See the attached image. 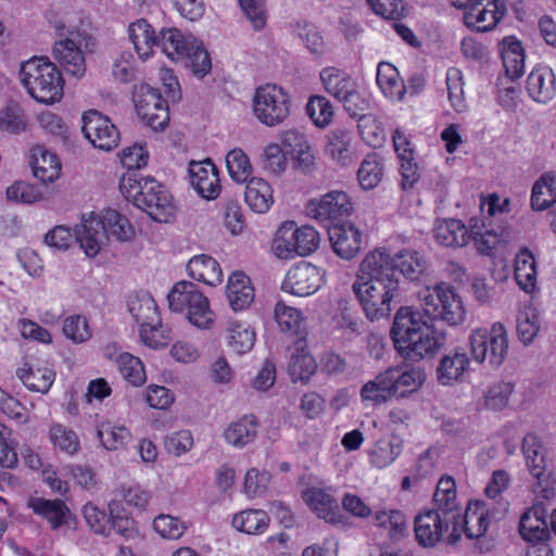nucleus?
Instances as JSON below:
<instances>
[{"label": "nucleus", "mask_w": 556, "mask_h": 556, "mask_svg": "<svg viewBox=\"0 0 556 556\" xmlns=\"http://www.w3.org/2000/svg\"><path fill=\"white\" fill-rule=\"evenodd\" d=\"M353 291L370 320L388 317L400 296V279L394 276L388 252L377 249L359 264Z\"/></svg>", "instance_id": "obj_1"}, {"label": "nucleus", "mask_w": 556, "mask_h": 556, "mask_svg": "<svg viewBox=\"0 0 556 556\" xmlns=\"http://www.w3.org/2000/svg\"><path fill=\"white\" fill-rule=\"evenodd\" d=\"M391 338L399 354L412 362L437 352L445 342L443 332L434 329L419 311L412 307H401L396 312Z\"/></svg>", "instance_id": "obj_2"}, {"label": "nucleus", "mask_w": 556, "mask_h": 556, "mask_svg": "<svg viewBox=\"0 0 556 556\" xmlns=\"http://www.w3.org/2000/svg\"><path fill=\"white\" fill-rule=\"evenodd\" d=\"M426 378L425 370L418 366L389 367L362 387L361 400L378 405L392 397L405 399L420 390Z\"/></svg>", "instance_id": "obj_3"}, {"label": "nucleus", "mask_w": 556, "mask_h": 556, "mask_svg": "<svg viewBox=\"0 0 556 556\" xmlns=\"http://www.w3.org/2000/svg\"><path fill=\"white\" fill-rule=\"evenodd\" d=\"M119 189L127 200L157 223H168L175 216L172 195L153 178L129 173L121 178Z\"/></svg>", "instance_id": "obj_4"}, {"label": "nucleus", "mask_w": 556, "mask_h": 556, "mask_svg": "<svg viewBox=\"0 0 556 556\" xmlns=\"http://www.w3.org/2000/svg\"><path fill=\"white\" fill-rule=\"evenodd\" d=\"M18 76L36 101L52 104L61 100L64 81L55 64L47 58L33 56L22 62Z\"/></svg>", "instance_id": "obj_5"}, {"label": "nucleus", "mask_w": 556, "mask_h": 556, "mask_svg": "<svg viewBox=\"0 0 556 556\" xmlns=\"http://www.w3.org/2000/svg\"><path fill=\"white\" fill-rule=\"evenodd\" d=\"M109 236L121 241H127L134 236L128 219L115 210H106L102 218L90 216L76 229V239L89 257L98 255Z\"/></svg>", "instance_id": "obj_6"}, {"label": "nucleus", "mask_w": 556, "mask_h": 556, "mask_svg": "<svg viewBox=\"0 0 556 556\" xmlns=\"http://www.w3.org/2000/svg\"><path fill=\"white\" fill-rule=\"evenodd\" d=\"M319 78L325 91L342 103L351 117H359L362 122L368 119L364 112L369 108L368 99L358 90L355 79L345 71L328 66L320 71Z\"/></svg>", "instance_id": "obj_7"}, {"label": "nucleus", "mask_w": 556, "mask_h": 556, "mask_svg": "<svg viewBox=\"0 0 556 556\" xmlns=\"http://www.w3.org/2000/svg\"><path fill=\"white\" fill-rule=\"evenodd\" d=\"M167 300L173 312H186L188 320L197 328L207 329L214 323L215 315L207 298L190 281L175 283Z\"/></svg>", "instance_id": "obj_8"}, {"label": "nucleus", "mask_w": 556, "mask_h": 556, "mask_svg": "<svg viewBox=\"0 0 556 556\" xmlns=\"http://www.w3.org/2000/svg\"><path fill=\"white\" fill-rule=\"evenodd\" d=\"M425 315L433 320H442L456 326L465 320V307L462 298L448 283H439L427 288L420 294Z\"/></svg>", "instance_id": "obj_9"}, {"label": "nucleus", "mask_w": 556, "mask_h": 556, "mask_svg": "<svg viewBox=\"0 0 556 556\" xmlns=\"http://www.w3.org/2000/svg\"><path fill=\"white\" fill-rule=\"evenodd\" d=\"M319 243V232L313 226L296 227L294 222H286L275 236L273 250L279 258L290 260L311 255L318 249Z\"/></svg>", "instance_id": "obj_10"}, {"label": "nucleus", "mask_w": 556, "mask_h": 556, "mask_svg": "<svg viewBox=\"0 0 556 556\" xmlns=\"http://www.w3.org/2000/svg\"><path fill=\"white\" fill-rule=\"evenodd\" d=\"M253 113L255 117L268 127L285 123L291 113L290 93L276 84H265L256 88L253 97Z\"/></svg>", "instance_id": "obj_11"}, {"label": "nucleus", "mask_w": 556, "mask_h": 556, "mask_svg": "<svg viewBox=\"0 0 556 556\" xmlns=\"http://www.w3.org/2000/svg\"><path fill=\"white\" fill-rule=\"evenodd\" d=\"M495 503H485L483 501H471L468 503L465 515H462V523L453 522L452 536L458 539L464 531L468 539H479L483 536L493 520L502 519L508 510V503L498 501Z\"/></svg>", "instance_id": "obj_12"}, {"label": "nucleus", "mask_w": 556, "mask_h": 556, "mask_svg": "<svg viewBox=\"0 0 556 556\" xmlns=\"http://www.w3.org/2000/svg\"><path fill=\"white\" fill-rule=\"evenodd\" d=\"M470 346L476 362L482 363L488 359L492 367H498L508 352L507 331L500 323L494 324L489 332L477 329L470 336Z\"/></svg>", "instance_id": "obj_13"}, {"label": "nucleus", "mask_w": 556, "mask_h": 556, "mask_svg": "<svg viewBox=\"0 0 556 556\" xmlns=\"http://www.w3.org/2000/svg\"><path fill=\"white\" fill-rule=\"evenodd\" d=\"M134 103L138 116L151 129L162 131L168 125V105L159 89L148 84L136 85Z\"/></svg>", "instance_id": "obj_14"}, {"label": "nucleus", "mask_w": 556, "mask_h": 556, "mask_svg": "<svg viewBox=\"0 0 556 556\" xmlns=\"http://www.w3.org/2000/svg\"><path fill=\"white\" fill-rule=\"evenodd\" d=\"M521 451L530 475L536 480L533 492L543 498H548L553 492L547 484L549 473L542 440L535 433L526 434L522 439Z\"/></svg>", "instance_id": "obj_15"}, {"label": "nucleus", "mask_w": 556, "mask_h": 556, "mask_svg": "<svg viewBox=\"0 0 556 556\" xmlns=\"http://www.w3.org/2000/svg\"><path fill=\"white\" fill-rule=\"evenodd\" d=\"M306 215L320 223L336 224L352 212V203L343 191L333 190L319 199L311 200L305 207Z\"/></svg>", "instance_id": "obj_16"}, {"label": "nucleus", "mask_w": 556, "mask_h": 556, "mask_svg": "<svg viewBox=\"0 0 556 556\" xmlns=\"http://www.w3.org/2000/svg\"><path fill=\"white\" fill-rule=\"evenodd\" d=\"M83 132L97 149L111 151L118 146L119 131L111 119L96 110L83 115Z\"/></svg>", "instance_id": "obj_17"}, {"label": "nucleus", "mask_w": 556, "mask_h": 556, "mask_svg": "<svg viewBox=\"0 0 556 556\" xmlns=\"http://www.w3.org/2000/svg\"><path fill=\"white\" fill-rule=\"evenodd\" d=\"M85 37L77 30H72L65 39L53 46V58L64 71L75 77H81L86 71L81 43Z\"/></svg>", "instance_id": "obj_18"}, {"label": "nucleus", "mask_w": 556, "mask_h": 556, "mask_svg": "<svg viewBox=\"0 0 556 556\" xmlns=\"http://www.w3.org/2000/svg\"><path fill=\"white\" fill-rule=\"evenodd\" d=\"M506 13V7L501 0H478L464 12V24L477 31L493 29Z\"/></svg>", "instance_id": "obj_19"}, {"label": "nucleus", "mask_w": 556, "mask_h": 556, "mask_svg": "<svg viewBox=\"0 0 556 556\" xmlns=\"http://www.w3.org/2000/svg\"><path fill=\"white\" fill-rule=\"evenodd\" d=\"M453 519L446 518L442 511L438 509H428L420 513L415 518V535L419 545L424 547L434 546L442 538L443 533L448 530Z\"/></svg>", "instance_id": "obj_20"}, {"label": "nucleus", "mask_w": 556, "mask_h": 556, "mask_svg": "<svg viewBox=\"0 0 556 556\" xmlns=\"http://www.w3.org/2000/svg\"><path fill=\"white\" fill-rule=\"evenodd\" d=\"M329 240L333 252L343 260L354 258L362 245L363 235L351 223H336L328 226Z\"/></svg>", "instance_id": "obj_21"}, {"label": "nucleus", "mask_w": 556, "mask_h": 556, "mask_svg": "<svg viewBox=\"0 0 556 556\" xmlns=\"http://www.w3.org/2000/svg\"><path fill=\"white\" fill-rule=\"evenodd\" d=\"M321 283L319 269L308 263L294 265L287 274L282 288L298 296H307L315 293Z\"/></svg>", "instance_id": "obj_22"}, {"label": "nucleus", "mask_w": 556, "mask_h": 556, "mask_svg": "<svg viewBox=\"0 0 556 556\" xmlns=\"http://www.w3.org/2000/svg\"><path fill=\"white\" fill-rule=\"evenodd\" d=\"M192 187L204 199H216L220 192L218 170L214 163L206 159L203 162L192 161L189 164Z\"/></svg>", "instance_id": "obj_23"}, {"label": "nucleus", "mask_w": 556, "mask_h": 556, "mask_svg": "<svg viewBox=\"0 0 556 556\" xmlns=\"http://www.w3.org/2000/svg\"><path fill=\"white\" fill-rule=\"evenodd\" d=\"M325 154L337 165L345 167L353 163L355 146L352 130L337 127L327 135Z\"/></svg>", "instance_id": "obj_24"}, {"label": "nucleus", "mask_w": 556, "mask_h": 556, "mask_svg": "<svg viewBox=\"0 0 556 556\" xmlns=\"http://www.w3.org/2000/svg\"><path fill=\"white\" fill-rule=\"evenodd\" d=\"M28 507L31 508L34 514L47 520L52 530L70 525L74 518L70 507L59 498L34 497L28 502Z\"/></svg>", "instance_id": "obj_25"}, {"label": "nucleus", "mask_w": 556, "mask_h": 556, "mask_svg": "<svg viewBox=\"0 0 556 556\" xmlns=\"http://www.w3.org/2000/svg\"><path fill=\"white\" fill-rule=\"evenodd\" d=\"M547 510L542 503L528 508L520 517L519 533L525 541L549 540Z\"/></svg>", "instance_id": "obj_26"}, {"label": "nucleus", "mask_w": 556, "mask_h": 556, "mask_svg": "<svg viewBox=\"0 0 556 556\" xmlns=\"http://www.w3.org/2000/svg\"><path fill=\"white\" fill-rule=\"evenodd\" d=\"M527 91L539 103L549 102L556 94V76L546 65L534 67L527 78Z\"/></svg>", "instance_id": "obj_27"}, {"label": "nucleus", "mask_w": 556, "mask_h": 556, "mask_svg": "<svg viewBox=\"0 0 556 556\" xmlns=\"http://www.w3.org/2000/svg\"><path fill=\"white\" fill-rule=\"evenodd\" d=\"M469 357L466 352L455 349L444 354L437 367V380L441 386H452L462 381L469 368Z\"/></svg>", "instance_id": "obj_28"}, {"label": "nucleus", "mask_w": 556, "mask_h": 556, "mask_svg": "<svg viewBox=\"0 0 556 556\" xmlns=\"http://www.w3.org/2000/svg\"><path fill=\"white\" fill-rule=\"evenodd\" d=\"M433 502L435 509L442 511L446 518L451 516L455 526L462 523V511L456 501V483L452 477H442L439 480Z\"/></svg>", "instance_id": "obj_29"}, {"label": "nucleus", "mask_w": 556, "mask_h": 556, "mask_svg": "<svg viewBox=\"0 0 556 556\" xmlns=\"http://www.w3.org/2000/svg\"><path fill=\"white\" fill-rule=\"evenodd\" d=\"M501 58L506 76L518 79L525 74V50L519 40L508 36L500 43Z\"/></svg>", "instance_id": "obj_30"}, {"label": "nucleus", "mask_w": 556, "mask_h": 556, "mask_svg": "<svg viewBox=\"0 0 556 556\" xmlns=\"http://www.w3.org/2000/svg\"><path fill=\"white\" fill-rule=\"evenodd\" d=\"M258 428L260 424L254 415H244L225 429L224 439L233 447L242 448L256 439Z\"/></svg>", "instance_id": "obj_31"}, {"label": "nucleus", "mask_w": 556, "mask_h": 556, "mask_svg": "<svg viewBox=\"0 0 556 556\" xmlns=\"http://www.w3.org/2000/svg\"><path fill=\"white\" fill-rule=\"evenodd\" d=\"M30 166L34 176L43 184L53 182L61 174L58 156L41 146L33 149Z\"/></svg>", "instance_id": "obj_32"}, {"label": "nucleus", "mask_w": 556, "mask_h": 556, "mask_svg": "<svg viewBox=\"0 0 556 556\" xmlns=\"http://www.w3.org/2000/svg\"><path fill=\"white\" fill-rule=\"evenodd\" d=\"M226 292L233 311L248 308L254 300V288L250 278L242 271L230 275Z\"/></svg>", "instance_id": "obj_33"}, {"label": "nucleus", "mask_w": 556, "mask_h": 556, "mask_svg": "<svg viewBox=\"0 0 556 556\" xmlns=\"http://www.w3.org/2000/svg\"><path fill=\"white\" fill-rule=\"evenodd\" d=\"M435 240L447 248H460L469 242L467 226L459 219L438 220L433 228Z\"/></svg>", "instance_id": "obj_34"}, {"label": "nucleus", "mask_w": 556, "mask_h": 556, "mask_svg": "<svg viewBox=\"0 0 556 556\" xmlns=\"http://www.w3.org/2000/svg\"><path fill=\"white\" fill-rule=\"evenodd\" d=\"M189 276L207 286L215 287L223 281V271L218 262L210 255L193 256L187 264Z\"/></svg>", "instance_id": "obj_35"}, {"label": "nucleus", "mask_w": 556, "mask_h": 556, "mask_svg": "<svg viewBox=\"0 0 556 556\" xmlns=\"http://www.w3.org/2000/svg\"><path fill=\"white\" fill-rule=\"evenodd\" d=\"M280 138L287 152L291 154L300 168L307 170L314 165L315 157L304 134L289 129L283 131Z\"/></svg>", "instance_id": "obj_36"}, {"label": "nucleus", "mask_w": 556, "mask_h": 556, "mask_svg": "<svg viewBox=\"0 0 556 556\" xmlns=\"http://www.w3.org/2000/svg\"><path fill=\"white\" fill-rule=\"evenodd\" d=\"M129 39L141 60L151 56L155 47L160 46L159 35L146 20H138L128 27Z\"/></svg>", "instance_id": "obj_37"}, {"label": "nucleus", "mask_w": 556, "mask_h": 556, "mask_svg": "<svg viewBox=\"0 0 556 556\" xmlns=\"http://www.w3.org/2000/svg\"><path fill=\"white\" fill-rule=\"evenodd\" d=\"M16 376L29 391L43 394L50 390L55 379V372L51 368H35L28 363L16 370Z\"/></svg>", "instance_id": "obj_38"}, {"label": "nucleus", "mask_w": 556, "mask_h": 556, "mask_svg": "<svg viewBox=\"0 0 556 556\" xmlns=\"http://www.w3.org/2000/svg\"><path fill=\"white\" fill-rule=\"evenodd\" d=\"M244 200L255 213H266L274 203L273 189L264 179L253 177L247 181Z\"/></svg>", "instance_id": "obj_39"}, {"label": "nucleus", "mask_w": 556, "mask_h": 556, "mask_svg": "<svg viewBox=\"0 0 556 556\" xmlns=\"http://www.w3.org/2000/svg\"><path fill=\"white\" fill-rule=\"evenodd\" d=\"M536 261L533 253L526 247L515 256V279L518 286L530 293L536 286Z\"/></svg>", "instance_id": "obj_40"}, {"label": "nucleus", "mask_w": 556, "mask_h": 556, "mask_svg": "<svg viewBox=\"0 0 556 556\" xmlns=\"http://www.w3.org/2000/svg\"><path fill=\"white\" fill-rule=\"evenodd\" d=\"M377 84L387 98L396 101L404 98L406 86L391 63L380 62L378 64Z\"/></svg>", "instance_id": "obj_41"}, {"label": "nucleus", "mask_w": 556, "mask_h": 556, "mask_svg": "<svg viewBox=\"0 0 556 556\" xmlns=\"http://www.w3.org/2000/svg\"><path fill=\"white\" fill-rule=\"evenodd\" d=\"M311 509L316 515L330 523L342 522L343 516L341 515L338 502L323 490L314 489L307 493L306 498Z\"/></svg>", "instance_id": "obj_42"}, {"label": "nucleus", "mask_w": 556, "mask_h": 556, "mask_svg": "<svg viewBox=\"0 0 556 556\" xmlns=\"http://www.w3.org/2000/svg\"><path fill=\"white\" fill-rule=\"evenodd\" d=\"M132 317L140 329L149 325L160 324V314L154 299L147 292L137 293L128 304Z\"/></svg>", "instance_id": "obj_43"}, {"label": "nucleus", "mask_w": 556, "mask_h": 556, "mask_svg": "<svg viewBox=\"0 0 556 556\" xmlns=\"http://www.w3.org/2000/svg\"><path fill=\"white\" fill-rule=\"evenodd\" d=\"M159 39L162 52L174 62H179L195 40L192 37H185L176 28L162 29Z\"/></svg>", "instance_id": "obj_44"}, {"label": "nucleus", "mask_w": 556, "mask_h": 556, "mask_svg": "<svg viewBox=\"0 0 556 556\" xmlns=\"http://www.w3.org/2000/svg\"><path fill=\"white\" fill-rule=\"evenodd\" d=\"M402 453V443L395 437L379 439L369 452L371 466L383 469L390 466Z\"/></svg>", "instance_id": "obj_45"}, {"label": "nucleus", "mask_w": 556, "mask_h": 556, "mask_svg": "<svg viewBox=\"0 0 556 556\" xmlns=\"http://www.w3.org/2000/svg\"><path fill=\"white\" fill-rule=\"evenodd\" d=\"M232 527L247 534H261L269 523L268 514L263 509H245L232 518Z\"/></svg>", "instance_id": "obj_46"}, {"label": "nucleus", "mask_w": 556, "mask_h": 556, "mask_svg": "<svg viewBox=\"0 0 556 556\" xmlns=\"http://www.w3.org/2000/svg\"><path fill=\"white\" fill-rule=\"evenodd\" d=\"M315 358L303 348H295L290 356L288 371L293 381L306 382L316 371Z\"/></svg>", "instance_id": "obj_47"}, {"label": "nucleus", "mask_w": 556, "mask_h": 556, "mask_svg": "<svg viewBox=\"0 0 556 556\" xmlns=\"http://www.w3.org/2000/svg\"><path fill=\"white\" fill-rule=\"evenodd\" d=\"M556 197V177L544 174L532 186L531 207L534 211H543L551 206Z\"/></svg>", "instance_id": "obj_48"}, {"label": "nucleus", "mask_w": 556, "mask_h": 556, "mask_svg": "<svg viewBox=\"0 0 556 556\" xmlns=\"http://www.w3.org/2000/svg\"><path fill=\"white\" fill-rule=\"evenodd\" d=\"M383 176L381 157L376 153L368 154L361 163L357 170V179L364 190H370L378 186Z\"/></svg>", "instance_id": "obj_49"}, {"label": "nucleus", "mask_w": 556, "mask_h": 556, "mask_svg": "<svg viewBox=\"0 0 556 556\" xmlns=\"http://www.w3.org/2000/svg\"><path fill=\"white\" fill-rule=\"evenodd\" d=\"M255 342V332L249 325L230 321L228 326V346L237 354L249 352Z\"/></svg>", "instance_id": "obj_50"}, {"label": "nucleus", "mask_w": 556, "mask_h": 556, "mask_svg": "<svg viewBox=\"0 0 556 556\" xmlns=\"http://www.w3.org/2000/svg\"><path fill=\"white\" fill-rule=\"evenodd\" d=\"M292 34L299 38L313 54H323L326 50L324 38L318 28L307 22H296L291 25Z\"/></svg>", "instance_id": "obj_51"}, {"label": "nucleus", "mask_w": 556, "mask_h": 556, "mask_svg": "<svg viewBox=\"0 0 556 556\" xmlns=\"http://www.w3.org/2000/svg\"><path fill=\"white\" fill-rule=\"evenodd\" d=\"M388 258L391 263V268L394 276H399L397 271L404 276L414 278V275L422 271L424 265L417 253L409 250H403L392 256L388 253Z\"/></svg>", "instance_id": "obj_52"}, {"label": "nucleus", "mask_w": 556, "mask_h": 556, "mask_svg": "<svg viewBox=\"0 0 556 556\" xmlns=\"http://www.w3.org/2000/svg\"><path fill=\"white\" fill-rule=\"evenodd\" d=\"M226 166L231 179L240 184L247 182L253 172L248 155L239 148L228 152L226 155Z\"/></svg>", "instance_id": "obj_53"}, {"label": "nucleus", "mask_w": 556, "mask_h": 556, "mask_svg": "<svg viewBox=\"0 0 556 556\" xmlns=\"http://www.w3.org/2000/svg\"><path fill=\"white\" fill-rule=\"evenodd\" d=\"M116 364L122 376L132 386L139 387L146 381L144 367L138 357L124 352L117 356Z\"/></svg>", "instance_id": "obj_54"}, {"label": "nucleus", "mask_w": 556, "mask_h": 556, "mask_svg": "<svg viewBox=\"0 0 556 556\" xmlns=\"http://www.w3.org/2000/svg\"><path fill=\"white\" fill-rule=\"evenodd\" d=\"M179 62H184L186 66H190L194 75L199 77H203L212 68L208 52L200 42H198L197 39L192 42L187 53L181 58V60H179Z\"/></svg>", "instance_id": "obj_55"}, {"label": "nucleus", "mask_w": 556, "mask_h": 556, "mask_svg": "<svg viewBox=\"0 0 556 556\" xmlns=\"http://www.w3.org/2000/svg\"><path fill=\"white\" fill-rule=\"evenodd\" d=\"M377 526L389 529L392 540H401L407 531V521L400 510H381L375 516Z\"/></svg>", "instance_id": "obj_56"}, {"label": "nucleus", "mask_w": 556, "mask_h": 556, "mask_svg": "<svg viewBox=\"0 0 556 556\" xmlns=\"http://www.w3.org/2000/svg\"><path fill=\"white\" fill-rule=\"evenodd\" d=\"M306 112L313 123L320 128L328 126L333 116L332 104L324 96H312L306 104Z\"/></svg>", "instance_id": "obj_57"}, {"label": "nucleus", "mask_w": 556, "mask_h": 556, "mask_svg": "<svg viewBox=\"0 0 556 556\" xmlns=\"http://www.w3.org/2000/svg\"><path fill=\"white\" fill-rule=\"evenodd\" d=\"M98 437L106 450L117 451L127 445L131 433L124 426H102L98 430Z\"/></svg>", "instance_id": "obj_58"}, {"label": "nucleus", "mask_w": 556, "mask_h": 556, "mask_svg": "<svg viewBox=\"0 0 556 556\" xmlns=\"http://www.w3.org/2000/svg\"><path fill=\"white\" fill-rule=\"evenodd\" d=\"M50 440L54 446L70 455L76 454L80 446L77 434L61 424H54L50 428Z\"/></svg>", "instance_id": "obj_59"}, {"label": "nucleus", "mask_w": 556, "mask_h": 556, "mask_svg": "<svg viewBox=\"0 0 556 556\" xmlns=\"http://www.w3.org/2000/svg\"><path fill=\"white\" fill-rule=\"evenodd\" d=\"M275 318L281 331L298 334L302 324V314L299 309L278 302L275 307Z\"/></svg>", "instance_id": "obj_60"}, {"label": "nucleus", "mask_w": 556, "mask_h": 556, "mask_svg": "<svg viewBox=\"0 0 556 556\" xmlns=\"http://www.w3.org/2000/svg\"><path fill=\"white\" fill-rule=\"evenodd\" d=\"M446 87L451 105L455 111L463 112L466 108V103L464 98L463 73L458 68L451 67L447 70Z\"/></svg>", "instance_id": "obj_61"}, {"label": "nucleus", "mask_w": 556, "mask_h": 556, "mask_svg": "<svg viewBox=\"0 0 556 556\" xmlns=\"http://www.w3.org/2000/svg\"><path fill=\"white\" fill-rule=\"evenodd\" d=\"M83 516L89 528L97 534H110V514L93 503L83 506Z\"/></svg>", "instance_id": "obj_62"}, {"label": "nucleus", "mask_w": 556, "mask_h": 556, "mask_svg": "<svg viewBox=\"0 0 556 556\" xmlns=\"http://www.w3.org/2000/svg\"><path fill=\"white\" fill-rule=\"evenodd\" d=\"M540 329L539 316L533 309L521 312L517 318V333L521 342H533Z\"/></svg>", "instance_id": "obj_63"}, {"label": "nucleus", "mask_w": 556, "mask_h": 556, "mask_svg": "<svg viewBox=\"0 0 556 556\" xmlns=\"http://www.w3.org/2000/svg\"><path fill=\"white\" fill-rule=\"evenodd\" d=\"M153 528L162 538L177 540L185 533L187 526L179 518L160 515L153 520Z\"/></svg>", "instance_id": "obj_64"}]
</instances>
